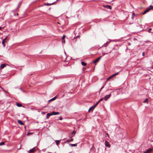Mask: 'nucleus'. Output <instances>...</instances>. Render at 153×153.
<instances>
[{
  "label": "nucleus",
  "instance_id": "1",
  "mask_svg": "<svg viewBox=\"0 0 153 153\" xmlns=\"http://www.w3.org/2000/svg\"><path fill=\"white\" fill-rule=\"evenodd\" d=\"M153 10V6L150 5L148 7L144 12L143 13V15L145 14L151 10Z\"/></svg>",
  "mask_w": 153,
  "mask_h": 153
},
{
  "label": "nucleus",
  "instance_id": "2",
  "mask_svg": "<svg viewBox=\"0 0 153 153\" xmlns=\"http://www.w3.org/2000/svg\"><path fill=\"white\" fill-rule=\"evenodd\" d=\"M7 36H6V37L2 41V43L3 45V46L4 47H5V43L6 42L7 40Z\"/></svg>",
  "mask_w": 153,
  "mask_h": 153
},
{
  "label": "nucleus",
  "instance_id": "3",
  "mask_svg": "<svg viewBox=\"0 0 153 153\" xmlns=\"http://www.w3.org/2000/svg\"><path fill=\"white\" fill-rule=\"evenodd\" d=\"M111 96V94H110L108 95H106L104 97V100L105 101H107L108 100Z\"/></svg>",
  "mask_w": 153,
  "mask_h": 153
},
{
  "label": "nucleus",
  "instance_id": "4",
  "mask_svg": "<svg viewBox=\"0 0 153 153\" xmlns=\"http://www.w3.org/2000/svg\"><path fill=\"white\" fill-rule=\"evenodd\" d=\"M101 58V56L97 58V59H96L95 60H94L93 61V63H97V62H98L100 60V59Z\"/></svg>",
  "mask_w": 153,
  "mask_h": 153
},
{
  "label": "nucleus",
  "instance_id": "5",
  "mask_svg": "<svg viewBox=\"0 0 153 153\" xmlns=\"http://www.w3.org/2000/svg\"><path fill=\"white\" fill-rule=\"evenodd\" d=\"M6 65L5 64H1L0 67V69H2L5 67L6 66Z\"/></svg>",
  "mask_w": 153,
  "mask_h": 153
},
{
  "label": "nucleus",
  "instance_id": "6",
  "mask_svg": "<svg viewBox=\"0 0 153 153\" xmlns=\"http://www.w3.org/2000/svg\"><path fill=\"white\" fill-rule=\"evenodd\" d=\"M105 145L106 146L108 147H110V145L109 143L106 141H105Z\"/></svg>",
  "mask_w": 153,
  "mask_h": 153
},
{
  "label": "nucleus",
  "instance_id": "7",
  "mask_svg": "<svg viewBox=\"0 0 153 153\" xmlns=\"http://www.w3.org/2000/svg\"><path fill=\"white\" fill-rule=\"evenodd\" d=\"M104 7L107 8L109 9L110 10H111V7L110 5H104Z\"/></svg>",
  "mask_w": 153,
  "mask_h": 153
},
{
  "label": "nucleus",
  "instance_id": "8",
  "mask_svg": "<svg viewBox=\"0 0 153 153\" xmlns=\"http://www.w3.org/2000/svg\"><path fill=\"white\" fill-rule=\"evenodd\" d=\"M152 149H149L147 151H146L144 152V153H149L151 152L152 151Z\"/></svg>",
  "mask_w": 153,
  "mask_h": 153
},
{
  "label": "nucleus",
  "instance_id": "9",
  "mask_svg": "<svg viewBox=\"0 0 153 153\" xmlns=\"http://www.w3.org/2000/svg\"><path fill=\"white\" fill-rule=\"evenodd\" d=\"M52 115H58L59 114V112H53L52 113Z\"/></svg>",
  "mask_w": 153,
  "mask_h": 153
},
{
  "label": "nucleus",
  "instance_id": "10",
  "mask_svg": "<svg viewBox=\"0 0 153 153\" xmlns=\"http://www.w3.org/2000/svg\"><path fill=\"white\" fill-rule=\"evenodd\" d=\"M18 122L19 124L21 125H24V123L21 120H18Z\"/></svg>",
  "mask_w": 153,
  "mask_h": 153
},
{
  "label": "nucleus",
  "instance_id": "11",
  "mask_svg": "<svg viewBox=\"0 0 153 153\" xmlns=\"http://www.w3.org/2000/svg\"><path fill=\"white\" fill-rule=\"evenodd\" d=\"M95 108V106L94 105H93L92 107H91L88 110V111H90L92 109H94Z\"/></svg>",
  "mask_w": 153,
  "mask_h": 153
},
{
  "label": "nucleus",
  "instance_id": "12",
  "mask_svg": "<svg viewBox=\"0 0 153 153\" xmlns=\"http://www.w3.org/2000/svg\"><path fill=\"white\" fill-rule=\"evenodd\" d=\"M35 151V150L34 149V148H33V149H30L29 150L30 152H33Z\"/></svg>",
  "mask_w": 153,
  "mask_h": 153
},
{
  "label": "nucleus",
  "instance_id": "13",
  "mask_svg": "<svg viewBox=\"0 0 153 153\" xmlns=\"http://www.w3.org/2000/svg\"><path fill=\"white\" fill-rule=\"evenodd\" d=\"M51 115H52V113H48L47 114V118H48Z\"/></svg>",
  "mask_w": 153,
  "mask_h": 153
},
{
  "label": "nucleus",
  "instance_id": "14",
  "mask_svg": "<svg viewBox=\"0 0 153 153\" xmlns=\"http://www.w3.org/2000/svg\"><path fill=\"white\" fill-rule=\"evenodd\" d=\"M119 73V72L117 73H115L114 74L112 75L111 76H110L111 78H112L114 76H115L117 75V74Z\"/></svg>",
  "mask_w": 153,
  "mask_h": 153
},
{
  "label": "nucleus",
  "instance_id": "15",
  "mask_svg": "<svg viewBox=\"0 0 153 153\" xmlns=\"http://www.w3.org/2000/svg\"><path fill=\"white\" fill-rule=\"evenodd\" d=\"M73 139H70L67 140V141L68 143H69V142H71L73 141Z\"/></svg>",
  "mask_w": 153,
  "mask_h": 153
},
{
  "label": "nucleus",
  "instance_id": "16",
  "mask_svg": "<svg viewBox=\"0 0 153 153\" xmlns=\"http://www.w3.org/2000/svg\"><path fill=\"white\" fill-rule=\"evenodd\" d=\"M55 141L57 145H58L60 142V141L59 140H56Z\"/></svg>",
  "mask_w": 153,
  "mask_h": 153
},
{
  "label": "nucleus",
  "instance_id": "17",
  "mask_svg": "<svg viewBox=\"0 0 153 153\" xmlns=\"http://www.w3.org/2000/svg\"><path fill=\"white\" fill-rule=\"evenodd\" d=\"M82 65L83 66H86L87 65L86 63H85L84 62H81Z\"/></svg>",
  "mask_w": 153,
  "mask_h": 153
},
{
  "label": "nucleus",
  "instance_id": "18",
  "mask_svg": "<svg viewBox=\"0 0 153 153\" xmlns=\"http://www.w3.org/2000/svg\"><path fill=\"white\" fill-rule=\"evenodd\" d=\"M70 146H77V144H70Z\"/></svg>",
  "mask_w": 153,
  "mask_h": 153
},
{
  "label": "nucleus",
  "instance_id": "19",
  "mask_svg": "<svg viewBox=\"0 0 153 153\" xmlns=\"http://www.w3.org/2000/svg\"><path fill=\"white\" fill-rule=\"evenodd\" d=\"M16 105L17 106L19 107H20L22 106V105L21 104L19 103H16Z\"/></svg>",
  "mask_w": 153,
  "mask_h": 153
},
{
  "label": "nucleus",
  "instance_id": "20",
  "mask_svg": "<svg viewBox=\"0 0 153 153\" xmlns=\"http://www.w3.org/2000/svg\"><path fill=\"white\" fill-rule=\"evenodd\" d=\"M148 99H146L144 101H143V102L144 103H148Z\"/></svg>",
  "mask_w": 153,
  "mask_h": 153
},
{
  "label": "nucleus",
  "instance_id": "21",
  "mask_svg": "<svg viewBox=\"0 0 153 153\" xmlns=\"http://www.w3.org/2000/svg\"><path fill=\"white\" fill-rule=\"evenodd\" d=\"M56 97H53V98H52L49 101H53V100H55L56 99Z\"/></svg>",
  "mask_w": 153,
  "mask_h": 153
},
{
  "label": "nucleus",
  "instance_id": "22",
  "mask_svg": "<svg viewBox=\"0 0 153 153\" xmlns=\"http://www.w3.org/2000/svg\"><path fill=\"white\" fill-rule=\"evenodd\" d=\"M33 134V133H32V132H29L27 134V136H29L30 135H31V134Z\"/></svg>",
  "mask_w": 153,
  "mask_h": 153
},
{
  "label": "nucleus",
  "instance_id": "23",
  "mask_svg": "<svg viewBox=\"0 0 153 153\" xmlns=\"http://www.w3.org/2000/svg\"><path fill=\"white\" fill-rule=\"evenodd\" d=\"M100 101H99V100L98 102H97L96 103V104L94 105L95 106V107L100 102Z\"/></svg>",
  "mask_w": 153,
  "mask_h": 153
},
{
  "label": "nucleus",
  "instance_id": "24",
  "mask_svg": "<svg viewBox=\"0 0 153 153\" xmlns=\"http://www.w3.org/2000/svg\"><path fill=\"white\" fill-rule=\"evenodd\" d=\"M4 142H2L0 143V146H1L2 145H4Z\"/></svg>",
  "mask_w": 153,
  "mask_h": 153
},
{
  "label": "nucleus",
  "instance_id": "25",
  "mask_svg": "<svg viewBox=\"0 0 153 153\" xmlns=\"http://www.w3.org/2000/svg\"><path fill=\"white\" fill-rule=\"evenodd\" d=\"M62 42L63 43H65V41L64 39H62Z\"/></svg>",
  "mask_w": 153,
  "mask_h": 153
},
{
  "label": "nucleus",
  "instance_id": "26",
  "mask_svg": "<svg viewBox=\"0 0 153 153\" xmlns=\"http://www.w3.org/2000/svg\"><path fill=\"white\" fill-rule=\"evenodd\" d=\"M112 78L110 76L107 79V81H108L110 79Z\"/></svg>",
  "mask_w": 153,
  "mask_h": 153
},
{
  "label": "nucleus",
  "instance_id": "27",
  "mask_svg": "<svg viewBox=\"0 0 153 153\" xmlns=\"http://www.w3.org/2000/svg\"><path fill=\"white\" fill-rule=\"evenodd\" d=\"M75 133H76V132H75V131H73L72 132L71 134H75Z\"/></svg>",
  "mask_w": 153,
  "mask_h": 153
},
{
  "label": "nucleus",
  "instance_id": "28",
  "mask_svg": "<svg viewBox=\"0 0 153 153\" xmlns=\"http://www.w3.org/2000/svg\"><path fill=\"white\" fill-rule=\"evenodd\" d=\"M66 37V36L65 35H63L62 38V39H64V38Z\"/></svg>",
  "mask_w": 153,
  "mask_h": 153
},
{
  "label": "nucleus",
  "instance_id": "29",
  "mask_svg": "<svg viewBox=\"0 0 153 153\" xmlns=\"http://www.w3.org/2000/svg\"><path fill=\"white\" fill-rule=\"evenodd\" d=\"M53 4V3H52V4H46V5H51V4Z\"/></svg>",
  "mask_w": 153,
  "mask_h": 153
},
{
  "label": "nucleus",
  "instance_id": "30",
  "mask_svg": "<svg viewBox=\"0 0 153 153\" xmlns=\"http://www.w3.org/2000/svg\"><path fill=\"white\" fill-rule=\"evenodd\" d=\"M103 98H101V99H100L99 100V101L100 102V101H102V100H103Z\"/></svg>",
  "mask_w": 153,
  "mask_h": 153
},
{
  "label": "nucleus",
  "instance_id": "31",
  "mask_svg": "<svg viewBox=\"0 0 153 153\" xmlns=\"http://www.w3.org/2000/svg\"><path fill=\"white\" fill-rule=\"evenodd\" d=\"M152 30V28H150L149 29V30H148V31L149 32H150V31L151 30Z\"/></svg>",
  "mask_w": 153,
  "mask_h": 153
},
{
  "label": "nucleus",
  "instance_id": "32",
  "mask_svg": "<svg viewBox=\"0 0 153 153\" xmlns=\"http://www.w3.org/2000/svg\"><path fill=\"white\" fill-rule=\"evenodd\" d=\"M80 37V36L79 35H78L75 38H79Z\"/></svg>",
  "mask_w": 153,
  "mask_h": 153
},
{
  "label": "nucleus",
  "instance_id": "33",
  "mask_svg": "<svg viewBox=\"0 0 153 153\" xmlns=\"http://www.w3.org/2000/svg\"><path fill=\"white\" fill-rule=\"evenodd\" d=\"M59 118H60L59 120H62V117H59Z\"/></svg>",
  "mask_w": 153,
  "mask_h": 153
},
{
  "label": "nucleus",
  "instance_id": "34",
  "mask_svg": "<svg viewBox=\"0 0 153 153\" xmlns=\"http://www.w3.org/2000/svg\"><path fill=\"white\" fill-rule=\"evenodd\" d=\"M145 55V53L144 52H143V56H144Z\"/></svg>",
  "mask_w": 153,
  "mask_h": 153
},
{
  "label": "nucleus",
  "instance_id": "35",
  "mask_svg": "<svg viewBox=\"0 0 153 153\" xmlns=\"http://www.w3.org/2000/svg\"><path fill=\"white\" fill-rule=\"evenodd\" d=\"M103 88V87H102L101 88L100 90V91L102 89V88Z\"/></svg>",
  "mask_w": 153,
  "mask_h": 153
},
{
  "label": "nucleus",
  "instance_id": "36",
  "mask_svg": "<svg viewBox=\"0 0 153 153\" xmlns=\"http://www.w3.org/2000/svg\"><path fill=\"white\" fill-rule=\"evenodd\" d=\"M1 29H2V27H0V30H1Z\"/></svg>",
  "mask_w": 153,
  "mask_h": 153
},
{
  "label": "nucleus",
  "instance_id": "37",
  "mask_svg": "<svg viewBox=\"0 0 153 153\" xmlns=\"http://www.w3.org/2000/svg\"><path fill=\"white\" fill-rule=\"evenodd\" d=\"M42 114H45V112H42Z\"/></svg>",
  "mask_w": 153,
  "mask_h": 153
},
{
  "label": "nucleus",
  "instance_id": "38",
  "mask_svg": "<svg viewBox=\"0 0 153 153\" xmlns=\"http://www.w3.org/2000/svg\"><path fill=\"white\" fill-rule=\"evenodd\" d=\"M73 136H74V135H73L71 136V137H73Z\"/></svg>",
  "mask_w": 153,
  "mask_h": 153
},
{
  "label": "nucleus",
  "instance_id": "39",
  "mask_svg": "<svg viewBox=\"0 0 153 153\" xmlns=\"http://www.w3.org/2000/svg\"><path fill=\"white\" fill-rule=\"evenodd\" d=\"M0 88H1V86H0Z\"/></svg>",
  "mask_w": 153,
  "mask_h": 153
}]
</instances>
